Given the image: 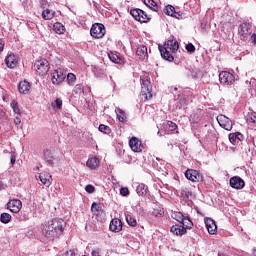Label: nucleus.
<instances>
[{"mask_svg":"<svg viewBox=\"0 0 256 256\" xmlns=\"http://www.w3.org/2000/svg\"><path fill=\"white\" fill-rule=\"evenodd\" d=\"M158 49L162 59L172 62L175 60V57H173L171 53H175L179 50V42H177V40H168L163 46L159 45Z\"/></svg>","mask_w":256,"mask_h":256,"instance_id":"f257e3e1","label":"nucleus"},{"mask_svg":"<svg viewBox=\"0 0 256 256\" xmlns=\"http://www.w3.org/2000/svg\"><path fill=\"white\" fill-rule=\"evenodd\" d=\"M140 97L142 101H149L150 99H153V90L151 88V82L147 78L142 79Z\"/></svg>","mask_w":256,"mask_h":256,"instance_id":"f03ea898","label":"nucleus"},{"mask_svg":"<svg viewBox=\"0 0 256 256\" xmlns=\"http://www.w3.org/2000/svg\"><path fill=\"white\" fill-rule=\"evenodd\" d=\"M238 34L241 41H249V38L253 35V26L247 22L240 24Z\"/></svg>","mask_w":256,"mask_h":256,"instance_id":"7ed1b4c3","label":"nucleus"},{"mask_svg":"<svg viewBox=\"0 0 256 256\" xmlns=\"http://www.w3.org/2000/svg\"><path fill=\"white\" fill-rule=\"evenodd\" d=\"M130 15L140 23H149L151 21V16L139 8L130 10Z\"/></svg>","mask_w":256,"mask_h":256,"instance_id":"20e7f679","label":"nucleus"},{"mask_svg":"<svg viewBox=\"0 0 256 256\" xmlns=\"http://www.w3.org/2000/svg\"><path fill=\"white\" fill-rule=\"evenodd\" d=\"M34 69L36 71V73L38 75H41L42 77L44 75H47V73H49V61H47V59H40V60H37L35 63H34Z\"/></svg>","mask_w":256,"mask_h":256,"instance_id":"39448f33","label":"nucleus"},{"mask_svg":"<svg viewBox=\"0 0 256 256\" xmlns=\"http://www.w3.org/2000/svg\"><path fill=\"white\" fill-rule=\"evenodd\" d=\"M105 33V25L101 23L93 24L90 29V35L93 37V39H103V37H105Z\"/></svg>","mask_w":256,"mask_h":256,"instance_id":"423d86ee","label":"nucleus"},{"mask_svg":"<svg viewBox=\"0 0 256 256\" xmlns=\"http://www.w3.org/2000/svg\"><path fill=\"white\" fill-rule=\"evenodd\" d=\"M50 75L54 85H61L65 81V77H67V74L63 73L61 68L53 70Z\"/></svg>","mask_w":256,"mask_h":256,"instance_id":"0eeeda50","label":"nucleus"},{"mask_svg":"<svg viewBox=\"0 0 256 256\" xmlns=\"http://www.w3.org/2000/svg\"><path fill=\"white\" fill-rule=\"evenodd\" d=\"M54 231H56V236L61 235L63 233V229H65V220L61 218H54L48 221Z\"/></svg>","mask_w":256,"mask_h":256,"instance_id":"6e6552de","label":"nucleus"},{"mask_svg":"<svg viewBox=\"0 0 256 256\" xmlns=\"http://www.w3.org/2000/svg\"><path fill=\"white\" fill-rule=\"evenodd\" d=\"M219 81L221 85H233L235 83V76L228 71H222L219 74Z\"/></svg>","mask_w":256,"mask_h":256,"instance_id":"1a4fd4ad","label":"nucleus"},{"mask_svg":"<svg viewBox=\"0 0 256 256\" xmlns=\"http://www.w3.org/2000/svg\"><path fill=\"white\" fill-rule=\"evenodd\" d=\"M185 177L188 179V181H192V183H199V181H203V176L201 173L194 169L186 170Z\"/></svg>","mask_w":256,"mask_h":256,"instance_id":"9d476101","label":"nucleus"},{"mask_svg":"<svg viewBox=\"0 0 256 256\" xmlns=\"http://www.w3.org/2000/svg\"><path fill=\"white\" fill-rule=\"evenodd\" d=\"M217 121L222 129H225L226 131H231V129H233V121H231L229 117L221 114L217 117Z\"/></svg>","mask_w":256,"mask_h":256,"instance_id":"9b49d317","label":"nucleus"},{"mask_svg":"<svg viewBox=\"0 0 256 256\" xmlns=\"http://www.w3.org/2000/svg\"><path fill=\"white\" fill-rule=\"evenodd\" d=\"M102 203L93 202L91 205V211L93 215H95L97 221L101 219L103 215H105V210L103 209Z\"/></svg>","mask_w":256,"mask_h":256,"instance_id":"f8f14e48","label":"nucleus"},{"mask_svg":"<svg viewBox=\"0 0 256 256\" xmlns=\"http://www.w3.org/2000/svg\"><path fill=\"white\" fill-rule=\"evenodd\" d=\"M23 207V203L19 199H12L7 203V209L11 211V213H19Z\"/></svg>","mask_w":256,"mask_h":256,"instance_id":"ddd939ff","label":"nucleus"},{"mask_svg":"<svg viewBox=\"0 0 256 256\" xmlns=\"http://www.w3.org/2000/svg\"><path fill=\"white\" fill-rule=\"evenodd\" d=\"M109 230L112 233H121L123 231V221L119 218H114L110 221Z\"/></svg>","mask_w":256,"mask_h":256,"instance_id":"4468645a","label":"nucleus"},{"mask_svg":"<svg viewBox=\"0 0 256 256\" xmlns=\"http://www.w3.org/2000/svg\"><path fill=\"white\" fill-rule=\"evenodd\" d=\"M42 234L44 237H47V239H53V237H57L56 231L52 228L49 221L44 224Z\"/></svg>","mask_w":256,"mask_h":256,"instance_id":"2eb2a0df","label":"nucleus"},{"mask_svg":"<svg viewBox=\"0 0 256 256\" xmlns=\"http://www.w3.org/2000/svg\"><path fill=\"white\" fill-rule=\"evenodd\" d=\"M204 223L210 235H215V233H217V224L215 223V220L212 218H205Z\"/></svg>","mask_w":256,"mask_h":256,"instance_id":"dca6fc26","label":"nucleus"},{"mask_svg":"<svg viewBox=\"0 0 256 256\" xmlns=\"http://www.w3.org/2000/svg\"><path fill=\"white\" fill-rule=\"evenodd\" d=\"M230 186L233 189H243L245 187V181L239 176H234L230 178Z\"/></svg>","mask_w":256,"mask_h":256,"instance_id":"f3484780","label":"nucleus"},{"mask_svg":"<svg viewBox=\"0 0 256 256\" xmlns=\"http://www.w3.org/2000/svg\"><path fill=\"white\" fill-rule=\"evenodd\" d=\"M5 63L9 69H15L17 67V63H19V60L15 54L11 53L5 58Z\"/></svg>","mask_w":256,"mask_h":256,"instance_id":"a211bd4d","label":"nucleus"},{"mask_svg":"<svg viewBox=\"0 0 256 256\" xmlns=\"http://www.w3.org/2000/svg\"><path fill=\"white\" fill-rule=\"evenodd\" d=\"M54 153H55V151L51 150L49 148L44 150V159H45L46 163H48V165H50V167H53V165H55Z\"/></svg>","mask_w":256,"mask_h":256,"instance_id":"6ab92c4d","label":"nucleus"},{"mask_svg":"<svg viewBox=\"0 0 256 256\" xmlns=\"http://www.w3.org/2000/svg\"><path fill=\"white\" fill-rule=\"evenodd\" d=\"M136 55L138 59H140L141 61H145V59H148L149 53L147 52V46L145 45L138 46L136 50Z\"/></svg>","mask_w":256,"mask_h":256,"instance_id":"aec40b11","label":"nucleus"},{"mask_svg":"<svg viewBox=\"0 0 256 256\" xmlns=\"http://www.w3.org/2000/svg\"><path fill=\"white\" fill-rule=\"evenodd\" d=\"M39 179H40L41 183H43V185H45V187H51L53 178H52L51 174H49V172L40 173Z\"/></svg>","mask_w":256,"mask_h":256,"instance_id":"412c9836","label":"nucleus"},{"mask_svg":"<svg viewBox=\"0 0 256 256\" xmlns=\"http://www.w3.org/2000/svg\"><path fill=\"white\" fill-rule=\"evenodd\" d=\"M129 145L134 153H141V142L139 141V139H137V137H132L129 141Z\"/></svg>","mask_w":256,"mask_h":256,"instance_id":"4be33fe9","label":"nucleus"},{"mask_svg":"<svg viewBox=\"0 0 256 256\" xmlns=\"http://www.w3.org/2000/svg\"><path fill=\"white\" fill-rule=\"evenodd\" d=\"M246 122L250 129H254V131H256V112H248L246 115Z\"/></svg>","mask_w":256,"mask_h":256,"instance_id":"5701e85b","label":"nucleus"},{"mask_svg":"<svg viewBox=\"0 0 256 256\" xmlns=\"http://www.w3.org/2000/svg\"><path fill=\"white\" fill-rule=\"evenodd\" d=\"M163 11L165 15H168L170 17H175L176 19H179V17H181V13L176 12L173 5H167Z\"/></svg>","mask_w":256,"mask_h":256,"instance_id":"b1692460","label":"nucleus"},{"mask_svg":"<svg viewBox=\"0 0 256 256\" xmlns=\"http://www.w3.org/2000/svg\"><path fill=\"white\" fill-rule=\"evenodd\" d=\"M180 197L183 201H191L193 200V192L189 190V188H181Z\"/></svg>","mask_w":256,"mask_h":256,"instance_id":"393cba45","label":"nucleus"},{"mask_svg":"<svg viewBox=\"0 0 256 256\" xmlns=\"http://www.w3.org/2000/svg\"><path fill=\"white\" fill-rule=\"evenodd\" d=\"M100 162H99V158L97 157H92L89 158L86 162V167H88V169H90L91 171L95 170L97 167H99Z\"/></svg>","mask_w":256,"mask_h":256,"instance_id":"a878e982","label":"nucleus"},{"mask_svg":"<svg viewBox=\"0 0 256 256\" xmlns=\"http://www.w3.org/2000/svg\"><path fill=\"white\" fill-rule=\"evenodd\" d=\"M170 231L173 233V235L177 236L185 235V233H187L185 228H182V226L179 224L171 226Z\"/></svg>","mask_w":256,"mask_h":256,"instance_id":"bb28decb","label":"nucleus"},{"mask_svg":"<svg viewBox=\"0 0 256 256\" xmlns=\"http://www.w3.org/2000/svg\"><path fill=\"white\" fill-rule=\"evenodd\" d=\"M31 89V85L29 84V82L27 81H21L18 85V91L19 93H23L25 95V93H28Z\"/></svg>","mask_w":256,"mask_h":256,"instance_id":"cd10ccee","label":"nucleus"},{"mask_svg":"<svg viewBox=\"0 0 256 256\" xmlns=\"http://www.w3.org/2000/svg\"><path fill=\"white\" fill-rule=\"evenodd\" d=\"M181 226L182 229H185V231H187V229H192L193 227V222L191 221V218L189 217H183V220H181Z\"/></svg>","mask_w":256,"mask_h":256,"instance_id":"c85d7f7f","label":"nucleus"},{"mask_svg":"<svg viewBox=\"0 0 256 256\" xmlns=\"http://www.w3.org/2000/svg\"><path fill=\"white\" fill-rule=\"evenodd\" d=\"M229 141L232 144H236L237 141H243V134L241 133H231L229 134Z\"/></svg>","mask_w":256,"mask_h":256,"instance_id":"c756f323","label":"nucleus"},{"mask_svg":"<svg viewBox=\"0 0 256 256\" xmlns=\"http://www.w3.org/2000/svg\"><path fill=\"white\" fill-rule=\"evenodd\" d=\"M147 191H149V188L145 184H139L136 188V193L139 195V197H144V195H147Z\"/></svg>","mask_w":256,"mask_h":256,"instance_id":"7c9ffc66","label":"nucleus"},{"mask_svg":"<svg viewBox=\"0 0 256 256\" xmlns=\"http://www.w3.org/2000/svg\"><path fill=\"white\" fill-rule=\"evenodd\" d=\"M144 5L146 7H149L152 11H159V5H157V2L155 0H144Z\"/></svg>","mask_w":256,"mask_h":256,"instance_id":"2f4dec72","label":"nucleus"},{"mask_svg":"<svg viewBox=\"0 0 256 256\" xmlns=\"http://www.w3.org/2000/svg\"><path fill=\"white\" fill-rule=\"evenodd\" d=\"M53 31L58 35H63L65 33V26L61 24V22H56L53 25Z\"/></svg>","mask_w":256,"mask_h":256,"instance_id":"473e14b6","label":"nucleus"},{"mask_svg":"<svg viewBox=\"0 0 256 256\" xmlns=\"http://www.w3.org/2000/svg\"><path fill=\"white\" fill-rule=\"evenodd\" d=\"M53 17H55V11L49 9L43 10L42 18L45 19V21H49L53 19Z\"/></svg>","mask_w":256,"mask_h":256,"instance_id":"72a5a7b5","label":"nucleus"},{"mask_svg":"<svg viewBox=\"0 0 256 256\" xmlns=\"http://www.w3.org/2000/svg\"><path fill=\"white\" fill-rule=\"evenodd\" d=\"M117 119L120 121V123H125L127 121V115L125 114V111H123L121 108H118L116 111Z\"/></svg>","mask_w":256,"mask_h":256,"instance_id":"f704fd0d","label":"nucleus"},{"mask_svg":"<svg viewBox=\"0 0 256 256\" xmlns=\"http://www.w3.org/2000/svg\"><path fill=\"white\" fill-rule=\"evenodd\" d=\"M73 93L78 95L79 97L80 95H83L85 93V87L83 86V84H76L73 89Z\"/></svg>","mask_w":256,"mask_h":256,"instance_id":"c9c22d12","label":"nucleus"},{"mask_svg":"<svg viewBox=\"0 0 256 256\" xmlns=\"http://www.w3.org/2000/svg\"><path fill=\"white\" fill-rule=\"evenodd\" d=\"M171 217L172 219H174L175 221H178V223H181V221H183V218L185 217L183 215V213L179 212V211H174L171 213Z\"/></svg>","mask_w":256,"mask_h":256,"instance_id":"e433bc0d","label":"nucleus"},{"mask_svg":"<svg viewBox=\"0 0 256 256\" xmlns=\"http://www.w3.org/2000/svg\"><path fill=\"white\" fill-rule=\"evenodd\" d=\"M11 219L12 217H11V214L9 213L4 212L0 215L1 223H4V224L11 223Z\"/></svg>","mask_w":256,"mask_h":256,"instance_id":"4c0bfd02","label":"nucleus"},{"mask_svg":"<svg viewBox=\"0 0 256 256\" xmlns=\"http://www.w3.org/2000/svg\"><path fill=\"white\" fill-rule=\"evenodd\" d=\"M108 57H109V59H110V61H112V63H117V64H119V63H121V57H119V55H117V54H115V53H113V52H109L108 53Z\"/></svg>","mask_w":256,"mask_h":256,"instance_id":"58836bf2","label":"nucleus"},{"mask_svg":"<svg viewBox=\"0 0 256 256\" xmlns=\"http://www.w3.org/2000/svg\"><path fill=\"white\" fill-rule=\"evenodd\" d=\"M98 129L100 133H104L105 135H111V128L107 125L100 124Z\"/></svg>","mask_w":256,"mask_h":256,"instance_id":"ea45409f","label":"nucleus"},{"mask_svg":"<svg viewBox=\"0 0 256 256\" xmlns=\"http://www.w3.org/2000/svg\"><path fill=\"white\" fill-rule=\"evenodd\" d=\"M165 129L167 131H175L177 129V124L173 121H167L165 124Z\"/></svg>","mask_w":256,"mask_h":256,"instance_id":"a19ab883","label":"nucleus"},{"mask_svg":"<svg viewBox=\"0 0 256 256\" xmlns=\"http://www.w3.org/2000/svg\"><path fill=\"white\" fill-rule=\"evenodd\" d=\"M126 221L130 227H137V220L133 216L126 215Z\"/></svg>","mask_w":256,"mask_h":256,"instance_id":"79ce46f5","label":"nucleus"},{"mask_svg":"<svg viewBox=\"0 0 256 256\" xmlns=\"http://www.w3.org/2000/svg\"><path fill=\"white\" fill-rule=\"evenodd\" d=\"M11 107H12L14 113H16L17 115H19L21 113V109H19V104L17 103V101L13 100L11 102Z\"/></svg>","mask_w":256,"mask_h":256,"instance_id":"37998d69","label":"nucleus"},{"mask_svg":"<svg viewBox=\"0 0 256 256\" xmlns=\"http://www.w3.org/2000/svg\"><path fill=\"white\" fill-rule=\"evenodd\" d=\"M75 249L68 250L66 252H60L58 256H76Z\"/></svg>","mask_w":256,"mask_h":256,"instance_id":"c03bdc74","label":"nucleus"},{"mask_svg":"<svg viewBox=\"0 0 256 256\" xmlns=\"http://www.w3.org/2000/svg\"><path fill=\"white\" fill-rule=\"evenodd\" d=\"M151 215L153 217H163V210L161 209H153L152 212H151Z\"/></svg>","mask_w":256,"mask_h":256,"instance_id":"a18cd8bd","label":"nucleus"},{"mask_svg":"<svg viewBox=\"0 0 256 256\" xmlns=\"http://www.w3.org/2000/svg\"><path fill=\"white\" fill-rule=\"evenodd\" d=\"M76 79H77V77L75 76V74H73V73L67 74V81H68L69 85L73 84V82L76 81Z\"/></svg>","mask_w":256,"mask_h":256,"instance_id":"49530a36","label":"nucleus"},{"mask_svg":"<svg viewBox=\"0 0 256 256\" xmlns=\"http://www.w3.org/2000/svg\"><path fill=\"white\" fill-rule=\"evenodd\" d=\"M102 249L101 248H99V247H96V248H94L93 250H92V252H91V255L92 256H103L102 255Z\"/></svg>","mask_w":256,"mask_h":256,"instance_id":"de8ad7c7","label":"nucleus"},{"mask_svg":"<svg viewBox=\"0 0 256 256\" xmlns=\"http://www.w3.org/2000/svg\"><path fill=\"white\" fill-rule=\"evenodd\" d=\"M186 51L188 53H195V45H193L192 43L187 44Z\"/></svg>","mask_w":256,"mask_h":256,"instance_id":"09e8293b","label":"nucleus"},{"mask_svg":"<svg viewBox=\"0 0 256 256\" xmlns=\"http://www.w3.org/2000/svg\"><path fill=\"white\" fill-rule=\"evenodd\" d=\"M86 193H95V186L88 184L85 186Z\"/></svg>","mask_w":256,"mask_h":256,"instance_id":"8fccbe9b","label":"nucleus"},{"mask_svg":"<svg viewBox=\"0 0 256 256\" xmlns=\"http://www.w3.org/2000/svg\"><path fill=\"white\" fill-rule=\"evenodd\" d=\"M120 195H122V197H127V195H129V188L127 187H122L120 189Z\"/></svg>","mask_w":256,"mask_h":256,"instance_id":"3c124183","label":"nucleus"},{"mask_svg":"<svg viewBox=\"0 0 256 256\" xmlns=\"http://www.w3.org/2000/svg\"><path fill=\"white\" fill-rule=\"evenodd\" d=\"M55 105H56L57 109H61V107H63V100H61V98H57L55 100Z\"/></svg>","mask_w":256,"mask_h":256,"instance_id":"603ef678","label":"nucleus"},{"mask_svg":"<svg viewBox=\"0 0 256 256\" xmlns=\"http://www.w3.org/2000/svg\"><path fill=\"white\" fill-rule=\"evenodd\" d=\"M3 49H5V41L0 38V53L3 52Z\"/></svg>","mask_w":256,"mask_h":256,"instance_id":"864d4df0","label":"nucleus"},{"mask_svg":"<svg viewBox=\"0 0 256 256\" xmlns=\"http://www.w3.org/2000/svg\"><path fill=\"white\" fill-rule=\"evenodd\" d=\"M250 39H251V41H252V44H253V45H256V34H255V33H253V34L250 35Z\"/></svg>","mask_w":256,"mask_h":256,"instance_id":"5fc2aeb1","label":"nucleus"},{"mask_svg":"<svg viewBox=\"0 0 256 256\" xmlns=\"http://www.w3.org/2000/svg\"><path fill=\"white\" fill-rule=\"evenodd\" d=\"M15 161H16L15 154H12V155H11V158H10V163H11V165H15Z\"/></svg>","mask_w":256,"mask_h":256,"instance_id":"6e6d98bb","label":"nucleus"},{"mask_svg":"<svg viewBox=\"0 0 256 256\" xmlns=\"http://www.w3.org/2000/svg\"><path fill=\"white\" fill-rule=\"evenodd\" d=\"M14 123H15V125H21V118L15 117L14 118Z\"/></svg>","mask_w":256,"mask_h":256,"instance_id":"4d7b16f0","label":"nucleus"},{"mask_svg":"<svg viewBox=\"0 0 256 256\" xmlns=\"http://www.w3.org/2000/svg\"><path fill=\"white\" fill-rule=\"evenodd\" d=\"M253 255H255V256H256V249H254V250H253Z\"/></svg>","mask_w":256,"mask_h":256,"instance_id":"13d9d810","label":"nucleus"}]
</instances>
